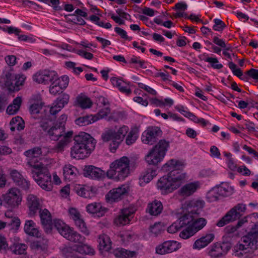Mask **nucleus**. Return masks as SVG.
I'll return each instance as SVG.
<instances>
[{"instance_id": "2", "label": "nucleus", "mask_w": 258, "mask_h": 258, "mask_svg": "<svg viewBox=\"0 0 258 258\" xmlns=\"http://www.w3.org/2000/svg\"><path fill=\"white\" fill-rule=\"evenodd\" d=\"M74 145L71 148V157L76 159H83L89 156L94 149L96 142L88 134L81 132L74 137Z\"/></svg>"}, {"instance_id": "35", "label": "nucleus", "mask_w": 258, "mask_h": 258, "mask_svg": "<svg viewBox=\"0 0 258 258\" xmlns=\"http://www.w3.org/2000/svg\"><path fill=\"white\" fill-rule=\"evenodd\" d=\"M156 167L148 168L140 177V181L146 183H149L156 176Z\"/></svg>"}, {"instance_id": "16", "label": "nucleus", "mask_w": 258, "mask_h": 258, "mask_svg": "<svg viewBox=\"0 0 258 258\" xmlns=\"http://www.w3.org/2000/svg\"><path fill=\"white\" fill-rule=\"evenodd\" d=\"M71 218L73 220L75 225L79 228L80 231L86 235H89V230L86 226V223L81 218L79 212L75 208H71L69 209Z\"/></svg>"}, {"instance_id": "46", "label": "nucleus", "mask_w": 258, "mask_h": 258, "mask_svg": "<svg viewBox=\"0 0 258 258\" xmlns=\"http://www.w3.org/2000/svg\"><path fill=\"white\" fill-rule=\"evenodd\" d=\"M61 252L63 255L67 257L76 258V250L75 245L73 246H64L61 248Z\"/></svg>"}, {"instance_id": "51", "label": "nucleus", "mask_w": 258, "mask_h": 258, "mask_svg": "<svg viewBox=\"0 0 258 258\" xmlns=\"http://www.w3.org/2000/svg\"><path fill=\"white\" fill-rule=\"evenodd\" d=\"M69 100V96L67 94H62L56 99L55 103L58 107L62 108L66 104H68Z\"/></svg>"}, {"instance_id": "48", "label": "nucleus", "mask_w": 258, "mask_h": 258, "mask_svg": "<svg viewBox=\"0 0 258 258\" xmlns=\"http://www.w3.org/2000/svg\"><path fill=\"white\" fill-rule=\"evenodd\" d=\"M138 130L137 128H132L126 137L125 143L127 145H132L137 139Z\"/></svg>"}, {"instance_id": "23", "label": "nucleus", "mask_w": 258, "mask_h": 258, "mask_svg": "<svg viewBox=\"0 0 258 258\" xmlns=\"http://www.w3.org/2000/svg\"><path fill=\"white\" fill-rule=\"evenodd\" d=\"M10 174L13 181L23 189L27 190L29 189L30 182L24 179L17 170H12Z\"/></svg>"}, {"instance_id": "8", "label": "nucleus", "mask_w": 258, "mask_h": 258, "mask_svg": "<svg viewBox=\"0 0 258 258\" xmlns=\"http://www.w3.org/2000/svg\"><path fill=\"white\" fill-rule=\"evenodd\" d=\"M246 210L245 205L238 204L231 209L217 223L218 227H223L224 225L235 221L242 216Z\"/></svg>"}, {"instance_id": "26", "label": "nucleus", "mask_w": 258, "mask_h": 258, "mask_svg": "<svg viewBox=\"0 0 258 258\" xmlns=\"http://www.w3.org/2000/svg\"><path fill=\"white\" fill-rule=\"evenodd\" d=\"M38 97L40 99H38L37 102L32 104L29 107L30 114L32 117L35 119H39L42 116L41 111L44 105V103L42 101L40 96H39Z\"/></svg>"}, {"instance_id": "11", "label": "nucleus", "mask_w": 258, "mask_h": 258, "mask_svg": "<svg viewBox=\"0 0 258 258\" xmlns=\"http://www.w3.org/2000/svg\"><path fill=\"white\" fill-rule=\"evenodd\" d=\"M157 186L162 194L167 195L179 187L178 183H174L167 176L161 177L157 183Z\"/></svg>"}, {"instance_id": "43", "label": "nucleus", "mask_w": 258, "mask_h": 258, "mask_svg": "<svg viewBox=\"0 0 258 258\" xmlns=\"http://www.w3.org/2000/svg\"><path fill=\"white\" fill-rule=\"evenodd\" d=\"M77 193L79 196L85 198H90L94 194L92 188L87 186L79 187L77 190Z\"/></svg>"}, {"instance_id": "61", "label": "nucleus", "mask_w": 258, "mask_h": 258, "mask_svg": "<svg viewBox=\"0 0 258 258\" xmlns=\"http://www.w3.org/2000/svg\"><path fill=\"white\" fill-rule=\"evenodd\" d=\"M193 16L192 14H191L189 16H188L186 13L183 12H178L177 13L175 16L176 18L177 17H184L185 18L191 20V21H195L197 22H202V20L199 18L198 17H195V19H192V17Z\"/></svg>"}, {"instance_id": "32", "label": "nucleus", "mask_w": 258, "mask_h": 258, "mask_svg": "<svg viewBox=\"0 0 258 258\" xmlns=\"http://www.w3.org/2000/svg\"><path fill=\"white\" fill-rule=\"evenodd\" d=\"M35 223L32 220L26 221L24 226V231L30 236L39 237L41 234L38 229L35 228Z\"/></svg>"}, {"instance_id": "17", "label": "nucleus", "mask_w": 258, "mask_h": 258, "mask_svg": "<svg viewBox=\"0 0 258 258\" xmlns=\"http://www.w3.org/2000/svg\"><path fill=\"white\" fill-rule=\"evenodd\" d=\"M135 211L136 209L134 208L122 209L121 213L114 219V223L118 226H123L128 224Z\"/></svg>"}, {"instance_id": "63", "label": "nucleus", "mask_w": 258, "mask_h": 258, "mask_svg": "<svg viewBox=\"0 0 258 258\" xmlns=\"http://www.w3.org/2000/svg\"><path fill=\"white\" fill-rule=\"evenodd\" d=\"M245 76H248V79L251 78L254 80H258V70L251 69L245 73Z\"/></svg>"}, {"instance_id": "15", "label": "nucleus", "mask_w": 258, "mask_h": 258, "mask_svg": "<svg viewBox=\"0 0 258 258\" xmlns=\"http://www.w3.org/2000/svg\"><path fill=\"white\" fill-rule=\"evenodd\" d=\"M83 174L85 177L94 180H102L107 176L106 172L93 165H85Z\"/></svg>"}, {"instance_id": "19", "label": "nucleus", "mask_w": 258, "mask_h": 258, "mask_svg": "<svg viewBox=\"0 0 258 258\" xmlns=\"http://www.w3.org/2000/svg\"><path fill=\"white\" fill-rule=\"evenodd\" d=\"M27 205L29 208V215L35 216L41 208L39 199L34 195H29L27 198Z\"/></svg>"}, {"instance_id": "44", "label": "nucleus", "mask_w": 258, "mask_h": 258, "mask_svg": "<svg viewBox=\"0 0 258 258\" xmlns=\"http://www.w3.org/2000/svg\"><path fill=\"white\" fill-rule=\"evenodd\" d=\"M64 89L62 86L60 80L57 77V80L51 82L49 87V92L53 95H56L62 92V90Z\"/></svg>"}, {"instance_id": "20", "label": "nucleus", "mask_w": 258, "mask_h": 258, "mask_svg": "<svg viewBox=\"0 0 258 258\" xmlns=\"http://www.w3.org/2000/svg\"><path fill=\"white\" fill-rule=\"evenodd\" d=\"M41 222L47 233H50L52 230V224L50 213L46 209L40 210L39 211Z\"/></svg>"}, {"instance_id": "28", "label": "nucleus", "mask_w": 258, "mask_h": 258, "mask_svg": "<svg viewBox=\"0 0 258 258\" xmlns=\"http://www.w3.org/2000/svg\"><path fill=\"white\" fill-rule=\"evenodd\" d=\"M110 81L112 84L114 86L117 87L120 92L125 93L126 94L131 93V90L128 88V86L130 85L129 83L124 82L121 79H118L116 77H112L110 79Z\"/></svg>"}, {"instance_id": "52", "label": "nucleus", "mask_w": 258, "mask_h": 258, "mask_svg": "<svg viewBox=\"0 0 258 258\" xmlns=\"http://www.w3.org/2000/svg\"><path fill=\"white\" fill-rule=\"evenodd\" d=\"M129 131V128L126 125L120 127L117 132H115V138L118 140L122 141L125 135Z\"/></svg>"}, {"instance_id": "59", "label": "nucleus", "mask_w": 258, "mask_h": 258, "mask_svg": "<svg viewBox=\"0 0 258 258\" xmlns=\"http://www.w3.org/2000/svg\"><path fill=\"white\" fill-rule=\"evenodd\" d=\"M214 22L215 24L213 26V28L215 31H221L226 27L225 24L220 19H215L214 20Z\"/></svg>"}, {"instance_id": "45", "label": "nucleus", "mask_w": 258, "mask_h": 258, "mask_svg": "<svg viewBox=\"0 0 258 258\" xmlns=\"http://www.w3.org/2000/svg\"><path fill=\"white\" fill-rule=\"evenodd\" d=\"M228 67L232 71L233 74L238 77L240 79L245 81H248V77L247 76L243 75L242 72L240 69L236 68V65L233 62L230 61L228 63Z\"/></svg>"}, {"instance_id": "29", "label": "nucleus", "mask_w": 258, "mask_h": 258, "mask_svg": "<svg viewBox=\"0 0 258 258\" xmlns=\"http://www.w3.org/2000/svg\"><path fill=\"white\" fill-rule=\"evenodd\" d=\"M65 131V128L58 126V123H55L48 131V135L51 140L57 141L60 137H62Z\"/></svg>"}, {"instance_id": "49", "label": "nucleus", "mask_w": 258, "mask_h": 258, "mask_svg": "<svg viewBox=\"0 0 258 258\" xmlns=\"http://www.w3.org/2000/svg\"><path fill=\"white\" fill-rule=\"evenodd\" d=\"M101 139L104 142L112 141V140L116 139L115 131L112 129L106 131L101 135Z\"/></svg>"}, {"instance_id": "12", "label": "nucleus", "mask_w": 258, "mask_h": 258, "mask_svg": "<svg viewBox=\"0 0 258 258\" xmlns=\"http://www.w3.org/2000/svg\"><path fill=\"white\" fill-rule=\"evenodd\" d=\"M128 190L129 187L126 185L113 188L106 194V199L110 203L118 202L127 195Z\"/></svg>"}, {"instance_id": "10", "label": "nucleus", "mask_w": 258, "mask_h": 258, "mask_svg": "<svg viewBox=\"0 0 258 258\" xmlns=\"http://www.w3.org/2000/svg\"><path fill=\"white\" fill-rule=\"evenodd\" d=\"M2 197L3 203L13 208L18 207L22 201L20 191L17 188H10Z\"/></svg>"}, {"instance_id": "41", "label": "nucleus", "mask_w": 258, "mask_h": 258, "mask_svg": "<svg viewBox=\"0 0 258 258\" xmlns=\"http://www.w3.org/2000/svg\"><path fill=\"white\" fill-rule=\"evenodd\" d=\"M201 228V227L193 228L191 225H189L180 233L179 236L183 239H188L200 230Z\"/></svg>"}, {"instance_id": "50", "label": "nucleus", "mask_w": 258, "mask_h": 258, "mask_svg": "<svg viewBox=\"0 0 258 258\" xmlns=\"http://www.w3.org/2000/svg\"><path fill=\"white\" fill-rule=\"evenodd\" d=\"M164 230L165 226L161 222L155 223L153 225L150 226V231L155 236Z\"/></svg>"}, {"instance_id": "62", "label": "nucleus", "mask_w": 258, "mask_h": 258, "mask_svg": "<svg viewBox=\"0 0 258 258\" xmlns=\"http://www.w3.org/2000/svg\"><path fill=\"white\" fill-rule=\"evenodd\" d=\"M110 112V109L109 107H106L104 108L101 109L95 115H94V117H97L98 118V119H101L105 116H107L108 114H109Z\"/></svg>"}, {"instance_id": "37", "label": "nucleus", "mask_w": 258, "mask_h": 258, "mask_svg": "<svg viewBox=\"0 0 258 258\" xmlns=\"http://www.w3.org/2000/svg\"><path fill=\"white\" fill-rule=\"evenodd\" d=\"M114 255L119 258H131L136 257L137 252L135 251H130L123 248H117L114 251Z\"/></svg>"}, {"instance_id": "33", "label": "nucleus", "mask_w": 258, "mask_h": 258, "mask_svg": "<svg viewBox=\"0 0 258 258\" xmlns=\"http://www.w3.org/2000/svg\"><path fill=\"white\" fill-rule=\"evenodd\" d=\"M99 249L109 251L111 248V241L109 237L105 234L99 235L98 239Z\"/></svg>"}, {"instance_id": "27", "label": "nucleus", "mask_w": 258, "mask_h": 258, "mask_svg": "<svg viewBox=\"0 0 258 258\" xmlns=\"http://www.w3.org/2000/svg\"><path fill=\"white\" fill-rule=\"evenodd\" d=\"M42 154L41 148L39 147H36L24 152V155L29 158V162H33L34 163H42L38 161V158L40 157Z\"/></svg>"}, {"instance_id": "4", "label": "nucleus", "mask_w": 258, "mask_h": 258, "mask_svg": "<svg viewBox=\"0 0 258 258\" xmlns=\"http://www.w3.org/2000/svg\"><path fill=\"white\" fill-rule=\"evenodd\" d=\"M203 201H190L187 204V213L180 217L177 222L180 228L191 225L195 220V216H198L204 206Z\"/></svg>"}, {"instance_id": "34", "label": "nucleus", "mask_w": 258, "mask_h": 258, "mask_svg": "<svg viewBox=\"0 0 258 258\" xmlns=\"http://www.w3.org/2000/svg\"><path fill=\"white\" fill-rule=\"evenodd\" d=\"M63 174L65 180L69 181L74 180L76 176L77 168L72 165H66L63 167Z\"/></svg>"}, {"instance_id": "55", "label": "nucleus", "mask_w": 258, "mask_h": 258, "mask_svg": "<svg viewBox=\"0 0 258 258\" xmlns=\"http://www.w3.org/2000/svg\"><path fill=\"white\" fill-rule=\"evenodd\" d=\"M43 189L46 191H50L52 188V183L51 181V178H48L46 177V179L44 181H39L37 183Z\"/></svg>"}, {"instance_id": "56", "label": "nucleus", "mask_w": 258, "mask_h": 258, "mask_svg": "<svg viewBox=\"0 0 258 258\" xmlns=\"http://www.w3.org/2000/svg\"><path fill=\"white\" fill-rule=\"evenodd\" d=\"M65 17L66 19H68L69 21H71L74 23L79 24L81 25H83L85 24V21L81 17L79 16L69 15H66Z\"/></svg>"}, {"instance_id": "57", "label": "nucleus", "mask_w": 258, "mask_h": 258, "mask_svg": "<svg viewBox=\"0 0 258 258\" xmlns=\"http://www.w3.org/2000/svg\"><path fill=\"white\" fill-rule=\"evenodd\" d=\"M205 61L210 63L211 67L214 69H220L223 67V65L222 64H218V60L217 58L208 57L205 59Z\"/></svg>"}, {"instance_id": "9", "label": "nucleus", "mask_w": 258, "mask_h": 258, "mask_svg": "<svg viewBox=\"0 0 258 258\" xmlns=\"http://www.w3.org/2000/svg\"><path fill=\"white\" fill-rule=\"evenodd\" d=\"M28 165L32 168L31 172L37 183L39 181H44L46 179V177L48 178H51L48 169L44 166L43 163L35 164L31 161L28 163Z\"/></svg>"}, {"instance_id": "18", "label": "nucleus", "mask_w": 258, "mask_h": 258, "mask_svg": "<svg viewBox=\"0 0 258 258\" xmlns=\"http://www.w3.org/2000/svg\"><path fill=\"white\" fill-rule=\"evenodd\" d=\"M179 248V243L176 241H166L156 248V253L164 254L177 250Z\"/></svg>"}, {"instance_id": "38", "label": "nucleus", "mask_w": 258, "mask_h": 258, "mask_svg": "<svg viewBox=\"0 0 258 258\" xmlns=\"http://www.w3.org/2000/svg\"><path fill=\"white\" fill-rule=\"evenodd\" d=\"M208 254L211 258H220L224 256L219 242L215 243L210 247Z\"/></svg>"}, {"instance_id": "13", "label": "nucleus", "mask_w": 258, "mask_h": 258, "mask_svg": "<svg viewBox=\"0 0 258 258\" xmlns=\"http://www.w3.org/2000/svg\"><path fill=\"white\" fill-rule=\"evenodd\" d=\"M58 76L54 71L47 70L40 71L33 76V81L39 84H48L57 80Z\"/></svg>"}, {"instance_id": "42", "label": "nucleus", "mask_w": 258, "mask_h": 258, "mask_svg": "<svg viewBox=\"0 0 258 258\" xmlns=\"http://www.w3.org/2000/svg\"><path fill=\"white\" fill-rule=\"evenodd\" d=\"M76 101L78 105L83 109L90 108L92 105V102L90 99L85 96H78Z\"/></svg>"}, {"instance_id": "39", "label": "nucleus", "mask_w": 258, "mask_h": 258, "mask_svg": "<svg viewBox=\"0 0 258 258\" xmlns=\"http://www.w3.org/2000/svg\"><path fill=\"white\" fill-rule=\"evenodd\" d=\"M98 120V118L92 115H85L77 118L75 123L80 126H85L91 124Z\"/></svg>"}, {"instance_id": "1", "label": "nucleus", "mask_w": 258, "mask_h": 258, "mask_svg": "<svg viewBox=\"0 0 258 258\" xmlns=\"http://www.w3.org/2000/svg\"><path fill=\"white\" fill-rule=\"evenodd\" d=\"M54 227L59 233L68 240L78 243L80 244L75 245L76 252L81 254H94V251L89 245L85 244L86 238L73 228L67 225L60 220L54 221Z\"/></svg>"}, {"instance_id": "36", "label": "nucleus", "mask_w": 258, "mask_h": 258, "mask_svg": "<svg viewBox=\"0 0 258 258\" xmlns=\"http://www.w3.org/2000/svg\"><path fill=\"white\" fill-rule=\"evenodd\" d=\"M247 222V217H244L241 219L239 220L236 225H228L226 226L224 230L225 234L230 236L233 234L237 230L241 227L245 223Z\"/></svg>"}, {"instance_id": "24", "label": "nucleus", "mask_w": 258, "mask_h": 258, "mask_svg": "<svg viewBox=\"0 0 258 258\" xmlns=\"http://www.w3.org/2000/svg\"><path fill=\"white\" fill-rule=\"evenodd\" d=\"M199 187V182H190L183 185L178 190V194L181 196L187 197L195 193Z\"/></svg>"}, {"instance_id": "25", "label": "nucleus", "mask_w": 258, "mask_h": 258, "mask_svg": "<svg viewBox=\"0 0 258 258\" xmlns=\"http://www.w3.org/2000/svg\"><path fill=\"white\" fill-rule=\"evenodd\" d=\"M86 211L89 213L96 214L97 216L100 217L104 215L107 209L103 207L100 203L95 202L88 204L86 206Z\"/></svg>"}, {"instance_id": "40", "label": "nucleus", "mask_w": 258, "mask_h": 258, "mask_svg": "<svg viewBox=\"0 0 258 258\" xmlns=\"http://www.w3.org/2000/svg\"><path fill=\"white\" fill-rule=\"evenodd\" d=\"M48 241L46 239L33 241L31 243L32 249L37 251H43L47 250Z\"/></svg>"}, {"instance_id": "31", "label": "nucleus", "mask_w": 258, "mask_h": 258, "mask_svg": "<svg viewBox=\"0 0 258 258\" xmlns=\"http://www.w3.org/2000/svg\"><path fill=\"white\" fill-rule=\"evenodd\" d=\"M163 210V206L161 202L154 201L148 205L146 211L151 215L157 216Z\"/></svg>"}, {"instance_id": "60", "label": "nucleus", "mask_w": 258, "mask_h": 258, "mask_svg": "<svg viewBox=\"0 0 258 258\" xmlns=\"http://www.w3.org/2000/svg\"><path fill=\"white\" fill-rule=\"evenodd\" d=\"M219 246L223 251V253L225 255L227 252L231 249L232 244L229 241H223L222 243H219Z\"/></svg>"}, {"instance_id": "14", "label": "nucleus", "mask_w": 258, "mask_h": 258, "mask_svg": "<svg viewBox=\"0 0 258 258\" xmlns=\"http://www.w3.org/2000/svg\"><path fill=\"white\" fill-rule=\"evenodd\" d=\"M162 134V132L158 127H149L142 135V142L146 144L153 145L159 137H161Z\"/></svg>"}, {"instance_id": "6", "label": "nucleus", "mask_w": 258, "mask_h": 258, "mask_svg": "<svg viewBox=\"0 0 258 258\" xmlns=\"http://www.w3.org/2000/svg\"><path fill=\"white\" fill-rule=\"evenodd\" d=\"M242 243H238L233 247L235 252L250 248L252 250L257 249L258 246V225L254 224L249 232L241 239Z\"/></svg>"}, {"instance_id": "58", "label": "nucleus", "mask_w": 258, "mask_h": 258, "mask_svg": "<svg viewBox=\"0 0 258 258\" xmlns=\"http://www.w3.org/2000/svg\"><path fill=\"white\" fill-rule=\"evenodd\" d=\"M13 244H9L8 241L5 237L1 236V250H4L6 252L8 250L12 251Z\"/></svg>"}, {"instance_id": "30", "label": "nucleus", "mask_w": 258, "mask_h": 258, "mask_svg": "<svg viewBox=\"0 0 258 258\" xmlns=\"http://www.w3.org/2000/svg\"><path fill=\"white\" fill-rule=\"evenodd\" d=\"M25 78L23 75L18 78L14 81L11 82V86H5L9 93H13L18 92L21 89V87L23 86L24 84Z\"/></svg>"}, {"instance_id": "53", "label": "nucleus", "mask_w": 258, "mask_h": 258, "mask_svg": "<svg viewBox=\"0 0 258 258\" xmlns=\"http://www.w3.org/2000/svg\"><path fill=\"white\" fill-rule=\"evenodd\" d=\"M234 191V188L231 186L226 185L218 187V192L223 197H227L231 195Z\"/></svg>"}, {"instance_id": "54", "label": "nucleus", "mask_w": 258, "mask_h": 258, "mask_svg": "<svg viewBox=\"0 0 258 258\" xmlns=\"http://www.w3.org/2000/svg\"><path fill=\"white\" fill-rule=\"evenodd\" d=\"M196 216H195V220L193 221L192 223L191 224V226L193 228L198 227H201V229H202L206 224V220L205 219L203 218H196Z\"/></svg>"}, {"instance_id": "22", "label": "nucleus", "mask_w": 258, "mask_h": 258, "mask_svg": "<svg viewBox=\"0 0 258 258\" xmlns=\"http://www.w3.org/2000/svg\"><path fill=\"white\" fill-rule=\"evenodd\" d=\"M214 237L215 235L213 233H207L202 236L195 241L192 245V248L200 250L210 244L214 240Z\"/></svg>"}, {"instance_id": "7", "label": "nucleus", "mask_w": 258, "mask_h": 258, "mask_svg": "<svg viewBox=\"0 0 258 258\" xmlns=\"http://www.w3.org/2000/svg\"><path fill=\"white\" fill-rule=\"evenodd\" d=\"M169 146V142L164 139L160 140L146 156L145 159L149 165H157L164 158Z\"/></svg>"}, {"instance_id": "5", "label": "nucleus", "mask_w": 258, "mask_h": 258, "mask_svg": "<svg viewBox=\"0 0 258 258\" xmlns=\"http://www.w3.org/2000/svg\"><path fill=\"white\" fill-rule=\"evenodd\" d=\"M183 167L182 162L171 159L163 166V170L170 171L167 176L174 183H178L180 187L186 176V173L182 171Z\"/></svg>"}, {"instance_id": "21", "label": "nucleus", "mask_w": 258, "mask_h": 258, "mask_svg": "<svg viewBox=\"0 0 258 258\" xmlns=\"http://www.w3.org/2000/svg\"><path fill=\"white\" fill-rule=\"evenodd\" d=\"M19 74L14 73V70L11 67H6L3 71V76L1 77L4 87L5 86H11V82L14 81L18 78L21 77Z\"/></svg>"}, {"instance_id": "47", "label": "nucleus", "mask_w": 258, "mask_h": 258, "mask_svg": "<svg viewBox=\"0 0 258 258\" xmlns=\"http://www.w3.org/2000/svg\"><path fill=\"white\" fill-rule=\"evenodd\" d=\"M27 246L23 243H13L12 252L16 254H24L26 253Z\"/></svg>"}, {"instance_id": "64", "label": "nucleus", "mask_w": 258, "mask_h": 258, "mask_svg": "<svg viewBox=\"0 0 258 258\" xmlns=\"http://www.w3.org/2000/svg\"><path fill=\"white\" fill-rule=\"evenodd\" d=\"M69 144L65 140L62 139L60 141H59L56 145L54 146V149L57 152H61L63 150L64 147Z\"/></svg>"}, {"instance_id": "3", "label": "nucleus", "mask_w": 258, "mask_h": 258, "mask_svg": "<svg viewBox=\"0 0 258 258\" xmlns=\"http://www.w3.org/2000/svg\"><path fill=\"white\" fill-rule=\"evenodd\" d=\"M130 160L125 156L112 162L110 169L106 172V175L112 178L116 175L119 179H124L130 173Z\"/></svg>"}]
</instances>
